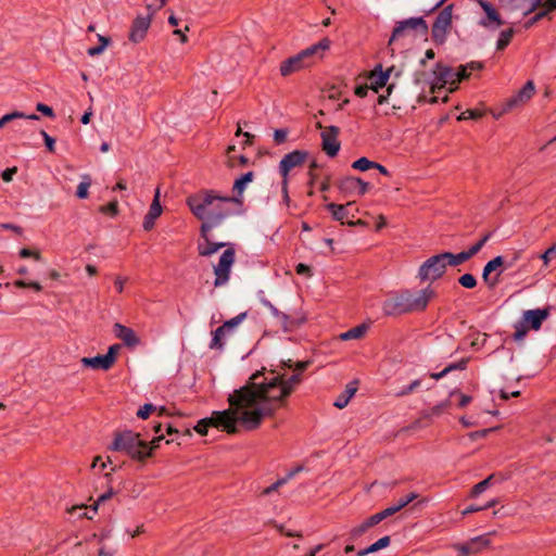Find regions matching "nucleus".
Wrapping results in <instances>:
<instances>
[{"label":"nucleus","mask_w":556,"mask_h":556,"mask_svg":"<svg viewBox=\"0 0 556 556\" xmlns=\"http://www.w3.org/2000/svg\"><path fill=\"white\" fill-rule=\"evenodd\" d=\"M302 381V375L295 372L288 379L275 371H265V368L252 374L245 384L243 392L250 401L256 399L261 408L250 415V420L257 422L260 417H274L276 412L285 407L287 399Z\"/></svg>","instance_id":"1"},{"label":"nucleus","mask_w":556,"mask_h":556,"mask_svg":"<svg viewBox=\"0 0 556 556\" xmlns=\"http://www.w3.org/2000/svg\"><path fill=\"white\" fill-rule=\"evenodd\" d=\"M187 205L192 214L202 220V230L212 231L223 222L242 212L243 200L229 195H219L215 190H203L187 198Z\"/></svg>","instance_id":"2"},{"label":"nucleus","mask_w":556,"mask_h":556,"mask_svg":"<svg viewBox=\"0 0 556 556\" xmlns=\"http://www.w3.org/2000/svg\"><path fill=\"white\" fill-rule=\"evenodd\" d=\"M243 392V386L239 389L233 390L228 396L229 408L225 410H215L212 413L211 427L226 431L229 434L238 432L237 425L240 422L242 427L252 431L257 429L266 417H260L257 422L250 420L251 414L261 408L256 399L250 401L247 393Z\"/></svg>","instance_id":"3"},{"label":"nucleus","mask_w":556,"mask_h":556,"mask_svg":"<svg viewBox=\"0 0 556 556\" xmlns=\"http://www.w3.org/2000/svg\"><path fill=\"white\" fill-rule=\"evenodd\" d=\"M110 448L116 452H124L131 459L138 462H143L150 457V452L147 451V442L141 439L140 433L131 430L117 432Z\"/></svg>","instance_id":"4"},{"label":"nucleus","mask_w":556,"mask_h":556,"mask_svg":"<svg viewBox=\"0 0 556 556\" xmlns=\"http://www.w3.org/2000/svg\"><path fill=\"white\" fill-rule=\"evenodd\" d=\"M444 256V252H442L427 258L418 269V278L421 281H435L440 279L448 266Z\"/></svg>","instance_id":"5"},{"label":"nucleus","mask_w":556,"mask_h":556,"mask_svg":"<svg viewBox=\"0 0 556 556\" xmlns=\"http://www.w3.org/2000/svg\"><path fill=\"white\" fill-rule=\"evenodd\" d=\"M428 24L424 17H409L396 23L391 37L388 41V47H391L393 42L400 38L406 37L409 31H419L422 36L428 34Z\"/></svg>","instance_id":"6"},{"label":"nucleus","mask_w":556,"mask_h":556,"mask_svg":"<svg viewBox=\"0 0 556 556\" xmlns=\"http://www.w3.org/2000/svg\"><path fill=\"white\" fill-rule=\"evenodd\" d=\"M261 303L269 309L270 314L278 319L282 330L285 332H291L300 327L305 321V316L302 313L295 312L288 314L279 311L270 301L267 299H261Z\"/></svg>","instance_id":"7"},{"label":"nucleus","mask_w":556,"mask_h":556,"mask_svg":"<svg viewBox=\"0 0 556 556\" xmlns=\"http://www.w3.org/2000/svg\"><path fill=\"white\" fill-rule=\"evenodd\" d=\"M452 10L453 5H446L435 17L432 28L431 35L432 39L435 43L442 45L446 40V35L448 29L452 27Z\"/></svg>","instance_id":"8"},{"label":"nucleus","mask_w":556,"mask_h":556,"mask_svg":"<svg viewBox=\"0 0 556 556\" xmlns=\"http://www.w3.org/2000/svg\"><path fill=\"white\" fill-rule=\"evenodd\" d=\"M235 263V250L233 248H228L223 252L219 257L217 265L214 266L215 287H222L226 285L230 277L231 266Z\"/></svg>","instance_id":"9"},{"label":"nucleus","mask_w":556,"mask_h":556,"mask_svg":"<svg viewBox=\"0 0 556 556\" xmlns=\"http://www.w3.org/2000/svg\"><path fill=\"white\" fill-rule=\"evenodd\" d=\"M316 127L318 129H323L320 134L323 151L329 157L337 156L341 147L340 141L338 140L340 128L333 125L324 128L319 122L316 124Z\"/></svg>","instance_id":"10"},{"label":"nucleus","mask_w":556,"mask_h":556,"mask_svg":"<svg viewBox=\"0 0 556 556\" xmlns=\"http://www.w3.org/2000/svg\"><path fill=\"white\" fill-rule=\"evenodd\" d=\"M403 293L405 300H407L406 305L409 307V313L426 309L430 299L434 295V291L430 287H427L416 293H413L409 290H404Z\"/></svg>","instance_id":"11"},{"label":"nucleus","mask_w":556,"mask_h":556,"mask_svg":"<svg viewBox=\"0 0 556 556\" xmlns=\"http://www.w3.org/2000/svg\"><path fill=\"white\" fill-rule=\"evenodd\" d=\"M308 157V152L305 150H294L286 154L279 163V174L282 178H288L289 173L295 168L302 166Z\"/></svg>","instance_id":"12"},{"label":"nucleus","mask_w":556,"mask_h":556,"mask_svg":"<svg viewBox=\"0 0 556 556\" xmlns=\"http://www.w3.org/2000/svg\"><path fill=\"white\" fill-rule=\"evenodd\" d=\"M147 9L150 11L147 16L139 15L132 22L128 38L135 43L142 41L150 28L151 15L154 14L155 10H152V5L150 4L147 5Z\"/></svg>","instance_id":"13"},{"label":"nucleus","mask_w":556,"mask_h":556,"mask_svg":"<svg viewBox=\"0 0 556 556\" xmlns=\"http://www.w3.org/2000/svg\"><path fill=\"white\" fill-rule=\"evenodd\" d=\"M535 92V87L532 80H528L523 87L513 97L506 100L503 106L504 112H509L518 106L523 105L529 101Z\"/></svg>","instance_id":"14"},{"label":"nucleus","mask_w":556,"mask_h":556,"mask_svg":"<svg viewBox=\"0 0 556 556\" xmlns=\"http://www.w3.org/2000/svg\"><path fill=\"white\" fill-rule=\"evenodd\" d=\"M403 291L388 298L382 303V311L387 316H396L409 313Z\"/></svg>","instance_id":"15"},{"label":"nucleus","mask_w":556,"mask_h":556,"mask_svg":"<svg viewBox=\"0 0 556 556\" xmlns=\"http://www.w3.org/2000/svg\"><path fill=\"white\" fill-rule=\"evenodd\" d=\"M211 231L203 232L202 226L200 227V236L202 241L198 243V253L200 256H212L215 254L219 249L228 245L226 242H214L211 240L210 236Z\"/></svg>","instance_id":"16"},{"label":"nucleus","mask_w":556,"mask_h":556,"mask_svg":"<svg viewBox=\"0 0 556 556\" xmlns=\"http://www.w3.org/2000/svg\"><path fill=\"white\" fill-rule=\"evenodd\" d=\"M394 70V66L389 67L387 71L382 70L381 64H377L370 72L368 78L370 80V89L378 92L380 88L384 87Z\"/></svg>","instance_id":"17"},{"label":"nucleus","mask_w":556,"mask_h":556,"mask_svg":"<svg viewBox=\"0 0 556 556\" xmlns=\"http://www.w3.org/2000/svg\"><path fill=\"white\" fill-rule=\"evenodd\" d=\"M478 2L486 15L485 18H482L479 22V25L485 28H491L492 24H494L493 28H497L504 24L503 20L501 18V15L490 2L485 0H478Z\"/></svg>","instance_id":"18"},{"label":"nucleus","mask_w":556,"mask_h":556,"mask_svg":"<svg viewBox=\"0 0 556 556\" xmlns=\"http://www.w3.org/2000/svg\"><path fill=\"white\" fill-rule=\"evenodd\" d=\"M309 65L311 62H306L299 52L298 54L282 61L279 71L281 76L286 77Z\"/></svg>","instance_id":"19"},{"label":"nucleus","mask_w":556,"mask_h":556,"mask_svg":"<svg viewBox=\"0 0 556 556\" xmlns=\"http://www.w3.org/2000/svg\"><path fill=\"white\" fill-rule=\"evenodd\" d=\"M505 261L504 257L498 255L494 257L493 260L489 261L482 271V279L488 285L490 289H493L498 283V277L502 274V270H500L494 278H490V274L494 270H496L498 267L504 266Z\"/></svg>","instance_id":"20"},{"label":"nucleus","mask_w":556,"mask_h":556,"mask_svg":"<svg viewBox=\"0 0 556 556\" xmlns=\"http://www.w3.org/2000/svg\"><path fill=\"white\" fill-rule=\"evenodd\" d=\"M546 308L529 309L523 313L522 321L529 326L530 329L539 330L543 321L548 317Z\"/></svg>","instance_id":"21"},{"label":"nucleus","mask_w":556,"mask_h":556,"mask_svg":"<svg viewBox=\"0 0 556 556\" xmlns=\"http://www.w3.org/2000/svg\"><path fill=\"white\" fill-rule=\"evenodd\" d=\"M162 214V206L160 203V189L157 188L150 205L149 212L146 214L142 227L149 231L154 227L156 218Z\"/></svg>","instance_id":"22"},{"label":"nucleus","mask_w":556,"mask_h":556,"mask_svg":"<svg viewBox=\"0 0 556 556\" xmlns=\"http://www.w3.org/2000/svg\"><path fill=\"white\" fill-rule=\"evenodd\" d=\"M113 332L115 337L122 340L124 344L128 348H134L139 344V338L137 337L136 332L129 327L116 323L114 324Z\"/></svg>","instance_id":"23"},{"label":"nucleus","mask_w":556,"mask_h":556,"mask_svg":"<svg viewBox=\"0 0 556 556\" xmlns=\"http://www.w3.org/2000/svg\"><path fill=\"white\" fill-rule=\"evenodd\" d=\"M433 73L435 75V79L438 80V83H441L442 86L446 85V84H448V85L458 84L457 76L455 75L456 71H454L450 66H445L441 63H437L435 70L433 71Z\"/></svg>","instance_id":"24"},{"label":"nucleus","mask_w":556,"mask_h":556,"mask_svg":"<svg viewBox=\"0 0 556 556\" xmlns=\"http://www.w3.org/2000/svg\"><path fill=\"white\" fill-rule=\"evenodd\" d=\"M357 384H358V382L356 380L348 383L345 387V390L337 397L333 405L340 409L344 408L349 404L350 400L356 393Z\"/></svg>","instance_id":"25"},{"label":"nucleus","mask_w":556,"mask_h":556,"mask_svg":"<svg viewBox=\"0 0 556 556\" xmlns=\"http://www.w3.org/2000/svg\"><path fill=\"white\" fill-rule=\"evenodd\" d=\"M476 543H481L482 545H490V540L488 539L486 535H479L471 539L469 542L465 544L456 545L455 548L465 555L477 554L478 547L473 546Z\"/></svg>","instance_id":"26"},{"label":"nucleus","mask_w":556,"mask_h":556,"mask_svg":"<svg viewBox=\"0 0 556 556\" xmlns=\"http://www.w3.org/2000/svg\"><path fill=\"white\" fill-rule=\"evenodd\" d=\"M330 48V40L328 38L321 39L319 42L312 45L311 47L302 50L300 54L306 62H311V59L319 51H326Z\"/></svg>","instance_id":"27"},{"label":"nucleus","mask_w":556,"mask_h":556,"mask_svg":"<svg viewBox=\"0 0 556 556\" xmlns=\"http://www.w3.org/2000/svg\"><path fill=\"white\" fill-rule=\"evenodd\" d=\"M484 67L482 62L471 61L465 65H460L456 71L458 83L470 77L472 71H481Z\"/></svg>","instance_id":"28"},{"label":"nucleus","mask_w":556,"mask_h":556,"mask_svg":"<svg viewBox=\"0 0 556 556\" xmlns=\"http://www.w3.org/2000/svg\"><path fill=\"white\" fill-rule=\"evenodd\" d=\"M81 363L84 366L91 367L93 369L109 370L112 367L104 355L84 357L81 358Z\"/></svg>","instance_id":"29"},{"label":"nucleus","mask_w":556,"mask_h":556,"mask_svg":"<svg viewBox=\"0 0 556 556\" xmlns=\"http://www.w3.org/2000/svg\"><path fill=\"white\" fill-rule=\"evenodd\" d=\"M231 332L224 328V325L219 326L217 329L213 331V338L210 343V349L212 350H222L225 345L224 338L229 336Z\"/></svg>","instance_id":"30"},{"label":"nucleus","mask_w":556,"mask_h":556,"mask_svg":"<svg viewBox=\"0 0 556 556\" xmlns=\"http://www.w3.org/2000/svg\"><path fill=\"white\" fill-rule=\"evenodd\" d=\"M356 184H359V178L348 176L338 181V188L344 194H354L356 193Z\"/></svg>","instance_id":"31"},{"label":"nucleus","mask_w":556,"mask_h":556,"mask_svg":"<svg viewBox=\"0 0 556 556\" xmlns=\"http://www.w3.org/2000/svg\"><path fill=\"white\" fill-rule=\"evenodd\" d=\"M444 255L448 266H458L472 257L468 250L462 251L457 254H454L452 252H444Z\"/></svg>","instance_id":"32"},{"label":"nucleus","mask_w":556,"mask_h":556,"mask_svg":"<svg viewBox=\"0 0 556 556\" xmlns=\"http://www.w3.org/2000/svg\"><path fill=\"white\" fill-rule=\"evenodd\" d=\"M326 208H327V211H329L332 214V217L336 220L340 222L341 224H344V219L349 215V212H348L345 205L329 203V204H327Z\"/></svg>","instance_id":"33"},{"label":"nucleus","mask_w":556,"mask_h":556,"mask_svg":"<svg viewBox=\"0 0 556 556\" xmlns=\"http://www.w3.org/2000/svg\"><path fill=\"white\" fill-rule=\"evenodd\" d=\"M368 327L365 324L358 325L354 328L340 334V339L343 341L361 339L366 333Z\"/></svg>","instance_id":"34"},{"label":"nucleus","mask_w":556,"mask_h":556,"mask_svg":"<svg viewBox=\"0 0 556 556\" xmlns=\"http://www.w3.org/2000/svg\"><path fill=\"white\" fill-rule=\"evenodd\" d=\"M302 468L301 467H298L295 468L294 470H291L286 477L281 478V479H278L276 482H274L273 484H270L269 486H267L266 489L263 490L262 494L263 495H269L271 494L273 492L277 491L280 486H282L283 484H286L296 472H299Z\"/></svg>","instance_id":"35"},{"label":"nucleus","mask_w":556,"mask_h":556,"mask_svg":"<svg viewBox=\"0 0 556 556\" xmlns=\"http://www.w3.org/2000/svg\"><path fill=\"white\" fill-rule=\"evenodd\" d=\"M83 180L77 186L76 195L79 199H86L89 194L88 190L91 186V177L88 174L81 176Z\"/></svg>","instance_id":"36"},{"label":"nucleus","mask_w":556,"mask_h":556,"mask_svg":"<svg viewBox=\"0 0 556 556\" xmlns=\"http://www.w3.org/2000/svg\"><path fill=\"white\" fill-rule=\"evenodd\" d=\"M515 31L513 28L502 30L496 42L497 50H504L511 41Z\"/></svg>","instance_id":"37"},{"label":"nucleus","mask_w":556,"mask_h":556,"mask_svg":"<svg viewBox=\"0 0 556 556\" xmlns=\"http://www.w3.org/2000/svg\"><path fill=\"white\" fill-rule=\"evenodd\" d=\"M494 478V475L489 476L484 480L480 481L479 483L475 484L470 491L471 497H477L481 493H483L490 485Z\"/></svg>","instance_id":"38"},{"label":"nucleus","mask_w":556,"mask_h":556,"mask_svg":"<svg viewBox=\"0 0 556 556\" xmlns=\"http://www.w3.org/2000/svg\"><path fill=\"white\" fill-rule=\"evenodd\" d=\"M376 166V162L368 160L367 157L363 156L358 160L354 161L352 164V168L361 172H365L368 169L374 168Z\"/></svg>","instance_id":"39"},{"label":"nucleus","mask_w":556,"mask_h":556,"mask_svg":"<svg viewBox=\"0 0 556 556\" xmlns=\"http://www.w3.org/2000/svg\"><path fill=\"white\" fill-rule=\"evenodd\" d=\"M514 328H515V333H514L515 341L523 340L530 329L529 326L527 324H525L522 320L517 321L514 325Z\"/></svg>","instance_id":"40"},{"label":"nucleus","mask_w":556,"mask_h":556,"mask_svg":"<svg viewBox=\"0 0 556 556\" xmlns=\"http://www.w3.org/2000/svg\"><path fill=\"white\" fill-rule=\"evenodd\" d=\"M492 233L491 232H488L485 235H483L475 244H472L468 251L469 253L475 256L476 254H478L481 249L485 245V243L490 240Z\"/></svg>","instance_id":"41"},{"label":"nucleus","mask_w":556,"mask_h":556,"mask_svg":"<svg viewBox=\"0 0 556 556\" xmlns=\"http://www.w3.org/2000/svg\"><path fill=\"white\" fill-rule=\"evenodd\" d=\"M248 313L247 312H243V313H240L239 315L235 316L233 318H230L229 320H226L223 325H224V328H227L230 332H232V330L239 325L241 324L245 317H247Z\"/></svg>","instance_id":"42"},{"label":"nucleus","mask_w":556,"mask_h":556,"mask_svg":"<svg viewBox=\"0 0 556 556\" xmlns=\"http://www.w3.org/2000/svg\"><path fill=\"white\" fill-rule=\"evenodd\" d=\"M458 283L466 289H473L477 286V279L471 274H464L458 278Z\"/></svg>","instance_id":"43"},{"label":"nucleus","mask_w":556,"mask_h":556,"mask_svg":"<svg viewBox=\"0 0 556 556\" xmlns=\"http://www.w3.org/2000/svg\"><path fill=\"white\" fill-rule=\"evenodd\" d=\"M99 211L105 215L116 216L118 213V202L116 200H113L109 202L106 205L100 206Z\"/></svg>","instance_id":"44"},{"label":"nucleus","mask_w":556,"mask_h":556,"mask_svg":"<svg viewBox=\"0 0 556 556\" xmlns=\"http://www.w3.org/2000/svg\"><path fill=\"white\" fill-rule=\"evenodd\" d=\"M450 404H451V402L448 400H445V401L434 405L433 407H431L430 410L426 414V416L427 417L439 416L450 406Z\"/></svg>","instance_id":"45"},{"label":"nucleus","mask_w":556,"mask_h":556,"mask_svg":"<svg viewBox=\"0 0 556 556\" xmlns=\"http://www.w3.org/2000/svg\"><path fill=\"white\" fill-rule=\"evenodd\" d=\"M391 539L389 535L380 538L378 541H376L374 544L368 546L370 553L378 552L379 549L386 548L390 545Z\"/></svg>","instance_id":"46"},{"label":"nucleus","mask_w":556,"mask_h":556,"mask_svg":"<svg viewBox=\"0 0 556 556\" xmlns=\"http://www.w3.org/2000/svg\"><path fill=\"white\" fill-rule=\"evenodd\" d=\"M420 384H421V380L420 379H416L410 384H408L407 387L402 388L399 392H396L395 395L397 397L406 396V395L413 393L417 388H419Z\"/></svg>","instance_id":"47"},{"label":"nucleus","mask_w":556,"mask_h":556,"mask_svg":"<svg viewBox=\"0 0 556 556\" xmlns=\"http://www.w3.org/2000/svg\"><path fill=\"white\" fill-rule=\"evenodd\" d=\"M482 116V112L476 109H468L464 111L458 117V121L478 119Z\"/></svg>","instance_id":"48"},{"label":"nucleus","mask_w":556,"mask_h":556,"mask_svg":"<svg viewBox=\"0 0 556 556\" xmlns=\"http://www.w3.org/2000/svg\"><path fill=\"white\" fill-rule=\"evenodd\" d=\"M22 117H25V113L20 112V111H14V112H11V113H8V114L3 115L0 118V129L2 127H4V125L7 123L12 122V121L17 119V118H22Z\"/></svg>","instance_id":"49"},{"label":"nucleus","mask_w":556,"mask_h":556,"mask_svg":"<svg viewBox=\"0 0 556 556\" xmlns=\"http://www.w3.org/2000/svg\"><path fill=\"white\" fill-rule=\"evenodd\" d=\"M156 410V406L151 404V403H147L144 404L142 407H140L137 412V417L141 418V419H147L151 413L155 412Z\"/></svg>","instance_id":"50"},{"label":"nucleus","mask_w":556,"mask_h":556,"mask_svg":"<svg viewBox=\"0 0 556 556\" xmlns=\"http://www.w3.org/2000/svg\"><path fill=\"white\" fill-rule=\"evenodd\" d=\"M247 182H244L243 180H241V178H238L235 180L233 182V187H232V190L233 192H236V195H233L232 198H240L243 200V191L245 190L247 188Z\"/></svg>","instance_id":"51"},{"label":"nucleus","mask_w":556,"mask_h":556,"mask_svg":"<svg viewBox=\"0 0 556 556\" xmlns=\"http://www.w3.org/2000/svg\"><path fill=\"white\" fill-rule=\"evenodd\" d=\"M211 419H208V417L206 418H203L201 419L200 421H198V424L194 426V430L201 434V435H205L207 433V428L211 427Z\"/></svg>","instance_id":"52"},{"label":"nucleus","mask_w":556,"mask_h":556,"mask_svg":"<svg viewBox=\"0 0 556 556\" xmlns=\"http://www.w3.org/2000/svg\"><path fill=\"white\" fill-rule=\"evenodd\" d=\"M468 358H462L457 363H452L445 367V372H452L454 370H465L467 368Z\"/></svg>","instance_id":"53"},{"label":"nucleus","mask_w":556,"mask_h":556,"mask_svg":"<svg viewBox=\"0 0 556 556\" xmlns=\"http://www.w3.org/2000/svg\"><path fill=\"white\" fill-rule=\"evenodd\" d=\"M40 135L42 136L45 140V144L47 147V150L51 153L55 151V139L51 137L47 131L40 130Z\"/></svg>","instance_id":"54"},{"label":"nucleus","mask_w":556,"mask_h":556,"mask_svg":"<svg viewBox=\"0 0 556 556\" xmlns=\"http://www.w3.org/2000/svg\"><path fill=\"white\" fill-rule=\"evenodd\" d=\"M121 349V345L119 344H113L109 348L108 350V353L104 354L105 358L108 359V362L111 364V366L114 365L115 361H116V354L117 352L119 351Z\"/></svg>","instance_id":"55"},{"label":"nucleus","mask_w":556,"mask_h":556,"mask_svg":"<svg viewBox=\"0 0 556 556\" xmlns=\"http://www.w3.org/2000/svg\"><path fill=\"white\" fill-rule=\"evenodd\" d=\"M368 530V528L365 526V523H361L359 526L353 528L351 531H350V540L351 541H355L357 540L359 536H362L366 531Z\"/></svg>","instance_id":"56"},{"label":"nucleus","mask_w":556,"mask_h":556,"mask_svg":"<svg viewBox=\"0 0 556 556\" xmlns=\"http://www.w3.org/2000/svg\"><path fill=\"white\" fill-rule=\"evenodd\" d=\"M418 497V494L415 492L408 493L407 495L401 497L396 505L400 509L406 507L409 503H412L414 500Z\"/></svg>","instance_id":"57"},{"label":"nucleus","mask_w":556,"mask_h":556,"mask_svg":"<svg viewBox=\"0 0 556 556\" xmlns=\"http://www.w3.org/2000/svg\"><path fill=\"white\" fill-rule=\"evenodd\" d=\"M554 257H556V243L540 255V258L543 260L545 265H547Z\"/></svg>","instance_id":"58"},{"label":"nucleus","mask_w":556,"mask_h":556,"mask_svg":"<svg viewBox=\"0 0 556 556\" xmlns=\"http://www.w3.org/2000/svg\"><path fill=\"white\" fill-rule=\"evenodd\" d=\"M382 520H384V519H383V517H382L381 513L379 511V513L374 514V515H371L370 517H368V518L364 521V523H365V526H366L368 529H370L371 527H374V526L378 525V523H379V522H381Z\"/></svg>","instance_id":"59"},{"label":"nucleus","mask_w":556,"mask_h":556,"mask_svg":"<svg viewBox=\"0 0 556 556\" xmlns=\"http://www.w3.org/2000/svg\"><path fill=\"white\" fill-rule=\"evenodd\" d=\"M274 527L283 535L286 536H289V538H302V533L300 532H292V531H287L283 527V525H280V523H277L275 521H271Z\"/></svg>","instance_id":"60"},{"label":"nucleus","mask_w":556,"mask_h":556,"mask_svg":"<svg viewBox=\"0 0 556 556\" xmlns=\"http://www.w3.org/2000/svg\"><path fill=\"white\" fill-rule=\"evenodd\" d=\"M36 110L38 112H40L41 114H43L45 116H48V117H51V118H53L55 116L52 108L47 105V104H45V103H38L36 105Z\"/></svg>","instance_id":"61"},{"label":"nucleus","mask_w":556,"mask_h":556,"mask_svg":"<svg viewBox=\"0 0 556 556\" xmlns=\"http://www.w3.org/2000/svg\"><path fill=\"white\" fill-rule=\"evenodd\" d=\"M547 15V11H540L535 15H533L527 23L525 24L526 28L532 27L534 24H536L539 21H541L543 17Z\"/></svg>","instance_id":"62"},{"label":"nucleus","mask_w":556,"mask_h":556,"mask_svg":"<svg viewBox=\"0 0 556 556\" xmlns=\"http://www.w3.org/2000/svg\"><path fill=\"white\" fill-rule=\"evenodd\" d=\"M287 136H288V130L287 129H276L275 132H274V140L277 144H281L286 141L287 139Z\"/></svg>","instance_id":"63"},{"label":"nucleus","mask_w":556,"mask_h":556,"mask_svg":"<svg viewBox=\"0 0 556 556\" xmlns=\"http://www.w3.org/2000/svg\"><path fill=\"white\" fill-rule=\"evenodd\" d=\"M16 173H17V167H16V166H13V167L7 168V169H4V170L1 173V178L3 179V181H5V182H10V181H12L13 176H14Z\"/></svg>","instance_id":"64"}]
</instances>
